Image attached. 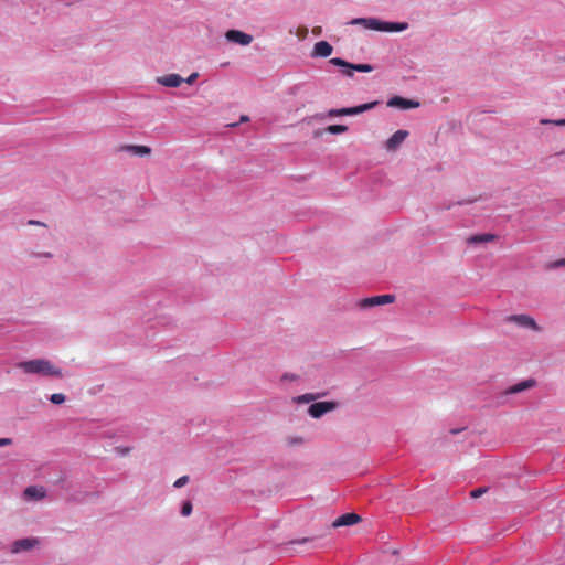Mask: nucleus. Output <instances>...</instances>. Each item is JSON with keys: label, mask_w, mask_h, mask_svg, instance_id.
I'll return each instance as SVG.
<instances>
[{"label": "nucleus", "mask_w": 565, "mask_h": 565, "mask_svg": "<svg viewBox=\"0 0 565 565\" xmlns=\"http://www.w3.org/2000/svg\"><path fill=\"white\" fill-rule=\"evenodd\" d=\"M17 367L24 374L40 377L61 379L63 371L52 361L44 358L25 360L17 363Z\"/></svg>", "instance_id": "1"}, {"label": "nucleus", "mask_w": 565, "mask_h": 565, "mask_svg": "<svg viewBox=\"0 0 565 565\" xmlns=\"http://www.w3.org/2000/svg\"><path fill=\"white\" fill-rule=\"evenodd\" d=\"M349 24L361 25L366 30L380 31V32H402L408 28L406 22H387L376 18H355L352 19Z\"/></svg>", "instance_id": "2"}, {"label": "nucleus", "mask_w": 565, "mask_h": 565, "mask_svg": "<svg viewBox=\"0 0 565 565\" xmlns=\"http://www.w3.org/2000/svg\"><path fill=\"white\" fill-rule=\"evenodd\" d=\"M42 539L40 537H24L12 542L9 545V552L13 555L28 553L34 548L40 547Z\"/></svg>", "instance_id": "3"}, {"label": "nucleus", "mask_w": 565, "mask_h": 565, "mask_svg": "<svg viewBox=\"0 0 565 565\" xmlns=\"http://www.w3.org/2000/svg\"><path fill=\"white\" fill-rule=\"evenodd\" d=\"M329 63L334 66L343 68V73L348 77L353 76V71L363 72V73H369V72L373 71V66L370 64H352V63H349L340 57H333V58L329 60Z\"/></svg>", "instance_id": "4"}, {"label": "nucleus", "mask_w": 565, "mask_h": 565, "mask_svg": "<svg viewBox=\"0 0 565 565\" xmlns=\"http://www.w3.org/2000/svg\"><path fill=\"white\" fill-rule=\"evenodd\" d=\"M507 323H514L519 328L529 329L534 332H541L542 328L536 323L534 318L529 315H511L504 319Z\"/></svg>", "instance_id": "5"}, {"label": "nucleus", "mask_w": 565, "mask_h": 565, "mask_svg": "<svg viewBox=\"0 0 565 565\" xmlns=\"http://www.w3.org/2000/svg\"><path fill=\"white\" fill-rule=\"evenodd\" d=\"M377 104H379V102H371V103L362 104V105H359V106H355V107H348V108H340V109H330L328 115L330 117L359 115V114H362V113L367 111L370 109H373Z\"/></svg>", "instance_id": "6"}, {"label": "nucleus", "mask_w": 565, "mask_h": 565, "mask_svg": "<svg viewBox=\"0 0 565 565\" xmlns=\"http://www.w3.org/2000/svg\"><path fill=\"white\" fill-rule=\"evenodd\" d=\"M22 498L26 502L41 501L46 498V489L43 486H29L23 490Z\"/></svg>", "instance_id": "7"}, {"label": "nucleus", "mask_w": 565, "mask_h": 565, "mask_svg": "<svg viewBox=\"0 0 565 565\" xmlns=\"http://www.w3.org/2000/svg\"><path fill=\"white\" fill-rule=\"evenodd\" d=\"M225 39L228 42L236 43L243 46H247L253 42V36L239 30H228L225 33Z\"/></svg>", "instance_id": "8"}, {"label": "nucleus", "mask_w": 565, "mask_h": 565, "mask_svg": "<svg viewBox=\"0 0 565 565\" xmlns=\"http://www.w3.org/2000/svg\"><path fill=\"white\" fill-rule=\"evenodd\" d=\"M334 408L335 403L333 402H318L309 406L308 414L313 418H320L321 416L333 411Z\"/></svg>", "instance_id": "9"}, {"label": "nucleus", "mask_w": 565, "mask_h": 565, "mask_svg": "<svg viewBox=\"0 0 565 565\" xmlns=\"http://www.w3.org/2000/svg\"><path fill=\"white\" fill-rule=\"evenodd\" d=\"M407 137V130H397L386 140L384 147L388 152H394L402 146Z\"/></svg>", "instance_id": "10"}, {"label": "nucleus", "mask_w": 565, "mask_h": 565, "mask_svg": "<svg viewBox=\"0 0 565 565\" xmlns=\"http://www.w3.org/2000/svg\"><path fill=\"white\" fill-rule=\"evenodd\" d=\"M394 301V296L392 295H381V296H374L370 298H365L361 300L360 307L363 309L372 308L375 306H383L387 305Z\"/></svg>", "instance_id": "11"}, {"label": "nucleus", "mask_w": 565, "mask_h": 565, "mask_svg": "<svg viewBox=\"0 0 565 565\" xmlns=\"http://www.w3.org/2000/svg\"><path fill=\"white\" fill-rule=\"evenodd\" d=\"M388 107H396L399 109H411V108H417L419 107V103L414 99H407L404 97L395 96L388 99L387 102Z\"/></svg>", "instance_id": "12"}, {"label": "nucleus", "mask_w": 565, "mask_h": 565, "mask_svg": "<svg viewBox=\"0 0 565 565\" xmlns=\"http://www.w3.org/2000/svg\"><path fill=\"white\" fill-rule=\"evenodd\" d=\"M333 52V46L327 41H319L313 45L311 57H329Z\"/></svg>", "instance_id": "13"}, {"label": "nucleus", "mask_w": 565, "mask_h": 565, "mask_svg": "<svg viewBox=\"0 0 565 565\" xmlns=\"http://www.w3.org/2000/svg\"><path fill=\"white\" fill-rule=\"evenodd\" d=\"M156 82L162 86L175 88L183 83V77L179 74L171 73L157 77Z\"/></svg>", "instance_id": "14"}, {"label": "nucleus", "mask_w": 565, "mask_h": 565, "mask_svg": "<svg viewBox=\"0 0 565 565\" xmlns=\"http://www.w3.org/2000/svg\"><path fill=\"white\" fill-rule=\"evenodd\" d=\"M497 238V235L491 233H482V234H476L471 235L466 238V243L470 246H481L483 244L493 242Z\"/></svg>", "instance_id": "15"}, {"label": "nucleus", "mask_w": 565, "mask_h": 565, "mask_svg": "<svg viewBox=\"0 0 565 565\" xmlns=\"http://www.w3.org/2000/svg\"><path fill=\"white\" fill-rule=\"evenodd\" d=\"M535 385V381L533 379L524 380L520 383H516L510 387H508L503 393L502 397L508 395L518 394L529 388H532Z\"/></svg>", "instance_id": "16"}, {"label": "nucleus", "mask_w": 565, "mask_h": 565, "mask_svg": "<svg viewBox=\"0 0 565 565\" xmlns=\"http://www.w3.org/2000/svg\"><path fill=\"white\" fill-rule=\"evenodd\" d=\"M360 521H361V518L356 513H345V514L339 516L332 523V526L333 527L349 526V525L356 524Z\"/></svg>", "instance_id": "17"}, {"label": "nucleus", "mask_w": 565, "mask_h": 565, "mask_svg": "<svg viewBox=\"0 0 565 565\" xmlns=\"http://www.w3.org/2000/svg\"><path fill=\"white\" fill-rule=\"evenodd\" d=\"M121 151L129 152L134 156L145 157L151 153V148L148 146H139V145H127L120 148Z\"/></svg>", "instance_id": "18"}, {"label": "nucleus", "mask_w": 565, "mask_h": 565, "mask_svg": "<svg viewBox=\"0 0 565 565\" xmlns=\"http://www.w3.org/2000/svg\"><path fill=\"white\" fill-rule=\"evenodd\" d=\"M347 130H348V127L344 125H331V126L327 127V129H326V131L333 134V135L343 134Z\"/></svg>", "instance_id": "19"}, {"label": "nucleus", "mask_w": 565, "mask_h": 565, "mask_svg": "<svg viewBox=\"0 0 565 565\" xmlns=\"http://www.w3.org/2000/svg\"><path fill=\"white\" fill-rule=\"evenodd\" d=\"M286 443L288 446H300L305 443V439L300 436L287 437Z\"/></svg>", "instance_id": "20"}, {"label": "nucleus", "mask_w": 565, "mask_h": 565, "mask_svg": "<svg viewBox=\"0 0 565 565\" xmlns=\"http://www.w3.org/2000/svg\"><path fill=\"white\" fill-rule=\"evenodd\" d=\"M540 124L541 125H554V126L563 127V126H565V118L564 119H556V120H553V119H541Z\"/></svg>", "instance_id": "21"}, {"label": "nucleus", "mask_w": 565, "mask_h": 565, "mask_svg": "<svg viewBox=\"0 0 565 565\" xmlns=\"http://www.w3.org/2000/svg\"><path fill=\"white\" fill-rule=\"evenodd\" d=\"M66 397L64 394L62 393H54L50 396V401L53 403V404H56V405H60V404H63L65 402Z\"/></svg>", "instance_id": "22"}, {"label": "nucleus", "mask_w": 565, "mask_h": 565, "mask_svg": "<svg viewBox=\"0 0 565 565\" xmlns=\"http://www.w3.org/2000/svg\"><path fill=\"white\" fill-rule=\"evenodd\" d=\"M191 512H192V504H191V502L190 501L184 502L183 505H182V509H181V514L183 516H188V515L191 514Z\"/></svg>", "instance_id": "23"}, {"label": "nucleus", "mask_w": 565, "mask_h": 565, "mask_svg": "<svg viewBox=\"0 0 565 565\" xmlns=\"http://www.w3.org/2000/svg\"><path fill=\"white\" fill-rule=\"evenodd\" d=\"M189 481V477L188 476H182L180 478H178L175 481H174V484L173 487L174 488H182L184 487Z\"/></svg>", "instance_id": "24"}, {"label": "nucleus", "mask_w": 565, "mask_h": 565, "mask_svg": "<svg viewBox=\"0 0 565 565\" xmlns=\"http://www.w3.org/2000/svg\"><path fill=\"white\" fill-rule=\"evenodd\" d=\"M315 399L312 394H303L297 397L298 403H309Z\"/></svg>", "instance_id": "25"}, {"label": "nucleus", "mask_w": 565, "mask_h": 565, "mask_svg": "<svg viewBox=\"0 0 565 565\" xmlns=\"http://www.w3.org/2000/svg\"><path fill=\"white\" fill-rule=\"evenodd\" d=\"M563 266H565V258H562V259L555 260L553 263H550L547 267L550 269H556V268H559V267H563Z\"/></svg>", "instance_id": "26"}, {"label": "nucleus", "mask_w": 565, "mask_h": 565, "mask_svg": "<svg viewBox=\"0 0 565 565\" xmlns=\"http://www.w3.org/2000/svg\"><path fill=\"white\" fill-rule=\"evenodd\" d=\"M199 77V73L193 72L186 78H183V83L192 85Z\"/></svg>", "instance_id": "27"}, {"label": "nucleus", "mask_w": 565, "mask_h": 565, "mask_svg": "<svg viewBox=\"0 0 565 565\" xmlns=\"http://www.w3.org/2000/svg\"><path fill=\"white\" fill-rule=\"evenodd\" d=\"M486 491H487V489H486V488H478V489L472 490V491L470 492V495H471L472 498H479V497H481Z\"/></svg>", "instance_id": "28"}, {"label": "nucleus", "mask_w": 565, "mask_h": 565, "mask_svg": "<svg viewBox=\"0 0 565 565\" xmlns=\"http://www.w3.org/2000/svg\"><path fill=\"white\" fill-rule=\"evenodd\" d=\"M297 379H298V376L296 374H291V373H286L282 375L284 381H295Z\"/></svg>", "instance_id": "29"}, {"label": "nucleus", "mask_w": 565, "mask_h": 565, "mask_svg": "<svg viewBox=\"0 0 565 565\" xmlns=\"http://www.w3.org/2000/svg\"><path fill=\"white\" fill-rule=\"evenodd\" d=\"M12 444V439L10 438H0V447L9 446Z\"/></svg>", "instance_id": "30"}, {"label": "nucleus", "mask_w": 565, "mask_h": 565, "mask_svg": "<svg viewBox=\"0 0 565 565\" xmlns=\"http://www.w3.org/2000/svg\"><path fill=\"white\" fill-rule=\"evenodd\" d=\"M245 121H248V116L243 115V116L241 117V122H245Z\"/></svg>", "instance_id": "31"}, {"label": "nucleus", "mask_w": 565, "mask_h": 565, "mask_svg": "<svg viewBox=\"0 0 565 565\" xmlns=\"http://www.w3.org/2000/svg\"><path fill=\"white\" fill-rule=\"evenodd\" d=\"M308 541H309L308 539H302V540L296 541L295 543L303 544V543H307Z\"/></svg>", "instance_id": "32"}, {"label": "nucleus", "mask_w": 565, "mask_h": 565, "mask_svg": "<svg viewBox=\"0 0 565 565\" xmlns=\"http://www.w3.org/2000/svg\"><path fill=\"white\" fill-rule=\"evenodd\" d=\"M307 32H308L307 29H302L300 35L305 38L307 35Z\"/></svg>", "instance_id": "33"}, {"label": "nucleus", "mask_w": 565, "mask_h": 565, "mask_svg": "<svg viewBox=\"0 0 565 565\" xmlns=\"http://www.w3.org/2000/svg\"><path fill=\"white\" fill-rule=\"evenodd\" d=\"M321 135H322V131H320V130L315 131L316 137H320Z\"/></svg>", "instance_id": "34"}]
</instances>
